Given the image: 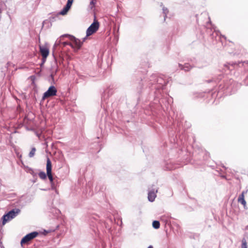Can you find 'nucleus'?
<instances>
[{
    "label": "nucleus",
    "instance_id": "21",
    "mask_svg": "<svg viewBox=\"0 0 248 248\" xmlns=\"http://www.w3.org/2000/svg\"><path fill=\"white\" fill-rule=\"evenodd\" d=\"M214 30H215V31L216 32V34L217 35H218L219 33H220L219 31H217L214 27H213Z\"/></svg>",
    "mask_w": 248,
    "mask_h": 248
},
{
    "label": "nucleus",
    "instance_id": "3",
    "mask_svg": "<svg viewBox=\"0 0 248 248\" xmlns=\"http://www.w3.org/2000/svg\"><path fill=\"white\" fill-rule=\"evenodd\" d=\"M57 90L54 86H51L44 93L42 98V101H44L46 98L54 96L56 95Z\"/></svg>",
    "mask_w": 248,
    "mask_h": 248
},
{
    "label": "nucleus",
    "instance_id": "9",
    "mask_svg": "<svg viewBox=\"0 0 248 248\" xmlns=\"http://www.w3.org/2000/svg\"><path fill=\"white\" fill-rule=\"evenodd\" d=\"M40 51L43 59H46L49 54V50L46 46H40Z\"/></svg>",
    "mask_w": 248,
    "mask_h": 248
},
{
    "label": "nucleus",
    "instance_id": "10",
    "mask_svg": "<svg viewBox=\"0 0 248 248\" xmlns=\"http://www.w3.org/2000/svg\"><path fill=\"white\" fill-rule=\"evenodd\" d=\"M247 192L248 190L243 191L242 192V193L239 195L238 199V202L244 205V208L246 206V202L244 199V195L245 194L247 193Z\"/></svg>",
    "mask_w": 248,
    "mask_h": 248
},
{
    "label": "nucleus",
    "instance_id": "7",
    "mask_svg": "<svg viewBox=\"0 0 248 248\" xmlns=\"http://www.w3.org/2000/svg\"><path fill=\"white\" fill-rule=\"evenodd\" d=\"M73 0H67V3L63 9L60 12V14L61 15H65L67 14L68 11L70 9Z\"/></svg>",
    "mask_w": 248,
    "mask_h": 248
},
{
    "label": "nucleus",
    "instance_id": "14",
    "mask_svg": "<svg viewBox=\"0 0 248 248\" xmlns=\"http://www.w3.org/2000/svg\"><path fill=\"white\" fill-rule=\"evenodd\" d=\"M38 175L39 177L43 180H45L46 178V174L44 171L40 172L38 174Z\"/></svg>",
    "mask_w": 248,
    "mask_h": 248
},
{
    "label": "nucleus",
    "instance_id": "20",
    "mask_svg": "<svg viewBox=\"0 0 248 248\" xmlns=\"http://www.w3.org/2000/svg\"><path fill=\"white\" fill-rule=\"evenodd\" d=\"M50 76H51V78L52 80H54V74L51 73V75H50Z\"/></svg>",
    "mask_w": 248,
    "mask_h": 248
},
{
    "label": "nucleus",
    "instance_id": "12",
    "mask_svg": "<svg viewBox=\"0 0 248 248\" xmlns=\"http://www.w3.org/2000/svg\"><path fill=\"white\" fill-rule=\"evenodd\" d=\"M160 6L161 7H162V11H163V14L164 15V20H165L166 19V18L167 17V15L168 14V13H169V10L168 9H167V8L164 7L163 6V4L162 3H161L160 4Z\"/></svg>",
    "mask_w": 248,
    "mask_h": 248
},
{
    "label": "nucleus",
    "instance_id": "13",
    "mask_svg": "<svg viewBox=\"0 0 248 248\" xmlns=\"http://www.w3.org/2000/svg\"><path fill=\"white\" fill-rule=\"evenodd\" d=\"M153 227L155 229H157L160 227V223L158 221L155 220L153 222Z\"/></svg>",
    "mask_w": 248,
    "mask_h": 248
},
{
    "label": "nucleus",
    "instance_id": "4",
    "mask_svg": "<svg viewBox=\"0 0 248 248\" xmlns=\"http://www.w3.org/2000/svg\"><path fill=\"white\" fill-rule=\"evenodd\" d=\"M99 24L97 21L94 20V22L87 29L86 31V36H89L95 32L99 28Z\"/></svg>",
    "mask_w": 248,
    "mask_h": 248
},
{
    "label": "nucleus",
    "instance_id": "19",
    "mask_svg": "<svg viewBox=\"0 0 248 248\" xmlns=\"http://www.w3.org/2000/svg\"><path fill=\"white\" fill-rule=\"evenodd\" d=\"M94 3H94V2L93 1V0H92L90 2V5H91V6H92L91 8H93V7L94 6Z\"/></svg>",
    "mask_w": 248,
    "mask_h": 248
},
{
    "label": "nucleus",
    "instance_id": "23",
    "mask_svg": "<svg viewBox=\"0 0 248 248\" xmlns=\"http://www.w3.org/2000/svg\"><path fill=\"white\" fill-rule=\"evenodd\" d=\"M148 248H153L152 246H150L148 247Z\"/></svg>",
    "mask_w": 248,
    "mask_h": 248
},
{
    "label": "nucleus",
    "instance_id": "1",
    "mask_svg": "<svg viewBox=\"0 0 248 248\" xmlns=\"http://www.w3.org/2000/svg\"><path fill=\"white\" fill-rule=\"evenodd\" d=\"M64 36H69L70 40L72 41L71 43H68L66 42H64L62 43V45L63 46H65L66 45H70L72 47L74 48L75 50L78 51L80 49L82 45V42H81L80 40L76 38L74 36H70L69 35H64L61 36V37Z\"/></svg>",
    "mask_w": 248,
    "mask_h": 248
},
{
    "label": "nucleus",
    "instance_id": "17",
    "mask_svg": "<svg viewBox=\"0 0 248 248\" xmlns=\"http://www.w3.org/2000/svg\"><path fill=\"white\" fill-rule=\"evenodd\" d=\"M242 248H247V244L246 240L245 238H243L242 240Z\"/></svg>",
    "mask_w": 248,
    "mask_h": 248
},
{
    "label": "nucleus",
    "instance_id": "5",
    "mask_svg": "<svg viewBox=\"0 0 248 248\" xmlns=\"http://www.w3.org/2000/svg\"><path fill=\"white\" fill-rule=\"evenodd\" d=\"M38 234V232H33L27 234L22 239L21 241V244H27L29 242L35 238Z\"/></svg>",
    "mask_w": 248,
    "mask_h": 248
},
{
    "label": "nucleus",
    "instance_id": "25",
    "mask_svg": "<svg viewBox=\"0 0 248 248\" xmlns=\"http://www.w3.org/2000/svg\"><path fill=\"white\" fill-rule=\"evenodd\" d=\"M247 229H248V227H247Z\"/></svg>",
    "mask_w": 248,
    "mask_h": 248
},
{
    "label": "nucleus",
    "instance_id": "2",
    "mask_svg": "<svg viewBox=\"0 0 248 248\" xmlns=\"http://www.w3.org/2000/svg\"><path fill=\"white\" fill-rule=\"evenodd\" d=\"M20 212V210L18 208L13 209L9 211L6 214L3 216L2 224L4 225L8 221L15 218Z\"/></svg>",
    "mask_w": 248,
    "mask_h": 248
},
{
    "label": "nucleus",
    "instance_id": "16",
    "mask_svg": "<svg viewBox=\"0 0 248 248\" xmlns=\"http://www.w3.org/2000/svg\"><path fill=\"white\" fill-rule=\"evenodd\" d=\"M61 44V40H59V39H57L56 41V42H55V44L54 45V46H53V50L56 49L57 48V47L58 46H59Z\"/></svg>",
    "mask_w": 248,
    "mask_h": 248
},
{
    "label": "nucleus",
    "instance_id": "22",
    "mask_svg": "<svg viewBox=\"0 0 248 248\" xmlns=\"http://www.w3.org/2000/svg\"><path fill=\"white\" fill-rule=\"evenodd\" d=\"M224 66L226 67L228 69H230V67L228 64H225Z\"/></svg>",
    "mask_w": 248,
    "mask_h": 248
},
{
    "label": "nucleus",
    "instance_id": "11",
    "mask_svg": "<svg viewBox=\"0 0 248 248\" xmlns=\"http://www.w3.org/2000/svg\"><path fill=\"white\" fill-rule=\"evenodd\" d=\"M179 67L181 69L184 70L185 71H189L192 68L188 63H185L184 65L179 64Z\"/></svg>",
    "mask_w": 248,
    "mask_h": 248
},
{
    "label": "nucleus",
    "instance_id": "6",
    "mask_svg": "<svg viewBox=\"0 0 248 248\" xmlns=\"http://www.w3.org/2000/svg\"><path fill=\"white\" fill-rule=\"evenodd\" d=\"M52 165L50 159L48 158L46 162V174L52 186L53 185V178L51 173Z\"/></svg>",
    "mask_w": 248,
    "mask_h": 248
},
{
    "label": "nucleus",
    "instance_id": "15",
    "mask_svg": "<svg viewBox=\"0 0 248 248\" xmlns=\"http://www.w3.org/2000/svg\"><path fill=\"white\" fill-rule=\"evenodd\" d=\"M35 151H36L35 148L32 147L31 148V152H30V153L29 154V157H32L34 155H35Z\"/></svg>",
    "mask_w": 248,
    "mask_h": 248
},
{
    "label": "nucleus",
    "instance_id": "18",
    "mask_svg": "<svg viewBox=\"0 0 248 248\" xmlns=\"http://www.w3.org/2000/svg\"><path fill=\"white\" fill-rule=\"evenodd\" d=\"M162 78H157L156 82H157L158 83H159V84H163V83H162Z\"/></svg>",
    "mask_w": 248,
    "mask_h": 248
},
{
    "label": "nucleus",
    "instance_id": "8",
    "mask_svg": "<svg viewBox=\"0 0 248 248\" xmlns=\"http://www.w3.org/2000/svg\"><path fill=\"white\" fill-rule=\"evenodd\" d=\"M157 192V190L152 189L149 191L148 199L150 202H153L155 201V197H156V193Z\"/></svg>",
    "mask_w": 248,
    "mask_h": 248
},
{
    "label": "nucleus",
    "instance_id": "24",
    "mask_svg": "<svg viewBox=\"0 0 248 248\" xmlns=\"http://www.w3.org/2000/svg\"><path fill=\"white\" fill-rule=\"evenodd\" d=\"M1 13V9L0 8V14Z\"/></svg>",
    "mask_w": 248,
    "mask_h": 248
}]
</instances>
